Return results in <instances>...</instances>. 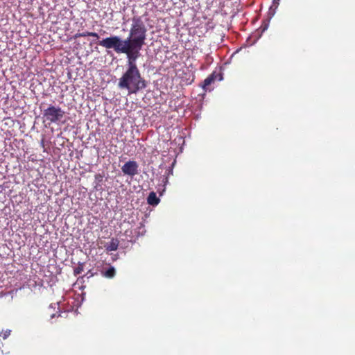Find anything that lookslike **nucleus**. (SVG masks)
I'll return each instance as SVG.
<instances>
[{"label": "nucleus", "instance_id": "13", "mask_svg": "<svg viewBox=\"0 0 355 355\" xmlns=\"http://www.w3.org/2000/svg\"><path fill=\"white\" fill-rule=\"evenodd\" d=\"M86 275L87 276V277H93V276L94 275V273L92 272V270H89L87 272Z\"/></svg>", "mask_w": 355, "mask_h": 355}, {"label": "nucleus", "instance_id": "14", "mask_svg": "<svg viewBox=\"0 0 355 355\" xmlns=\"http://www.w3.org/2000/svg\"><path fill=\"white\" fill-rule=\"evenodd\" d=\"M40 146L42 148H44V146H45V141H44V138L40 141Z\"/></svg>", "mask_w": 355, "mask_h": 355}, {"label": "nucleus", "instance_id": "10", "mask_svg": "<svg viewBox=\"0 0 355 355\" xmlns=\"http://www.w3.org/2000/svg\"><path fill=\"white\" fill-rule=\"evenodd\" d=\"M85 263L82 262H79L78 263V266L74 268L73 274L75 276L80 275L84 270Z\"/></svg>", "mask_w": 355, "mask_h": 355}, {"label": "nucleus", "instance_id": "15", "mask_svg": "<svg viewBox=\"0 0 355 355\" xmlns=\"http://www.w3.org/2000/svg\"><path fill=\"white\" fill-rule=\"evenodd\" d=\"M279 3V0H273V4L278 6Z\"/></svg>", "mask_w": 355, "mask_h": 355}, {"label": "nucleus", "instance_id": "7", "mask_svg": "<svg viewBox=\"0 0 355 355\" xmlns=\"http://www.w3.org/2000/svg\"><path fill=\"white\" fill-rule=\"evenodd\" d=\"M147 202L149 205L155 206L159 204V199L157 197L156 193L152 191L147 198Z\"/></svg>", "mask_w": 355, "mask_h": 355}, {"label": "nucleus", "instance_id": "1", "mask_svg": "<svg viewBox=\"0 0 355 355\" xmlns=\"http://www.w3.org/2000/svg\"><path fill=\"white\" fill-rule=\"evenodd\" d=\"M98 44L105 49H113L116 53L125 54L128 58L127 67H137L136 61L140 56V51L144 45L121 42V38L116 35L106 37L99 41Z\"/></svg>", "mask_w": 355, "mask_h": 355}, {"label": "nucleus", "instance_id": "8", "mask_svg": "<svg viewBox=\"0 0 355 355\" xmlns=\"http://www.w3.org/2000/svg\"><path fill=\"white\" fill-rule=\"evenodd\" d=\"M87 36L94 37H96L97 39L99 38V36H98V35L96 33L88 32V31L83 32V33H76L74 35V37L75 38H78V37H87Z\"/></svg>", "mask_w": 355, "mask_h": 355}, {"label": "nucleus", "instance_id": "4", "mask_svg": "<svg viewBox=\"0 0 355 355\" xmlns=\"http://www.w3.org/2000/svg\"><path fill=\"white\" fill-rule=\"evenodd\" d=\"M65 112L58 106L49 105L43 112L44 122L47 121L50 125L57 123L62 120Z\"/></svg>", "mask_w": 355, "mask_h": 355}, {"label": "nucleus", "instance_id": "6", "mask_svg": "<svg viewBox=\"0 0 355 355\" xmlns=\"http://www.w3.org/2000/svg\"><path fill=\"white\" fill-rule=\"evenodd\" d=\"M119 244V241L117 239L112 238L111 241L106 243L104 247L105 250L108 252L110 251H115L118 249Z\"/></svg>", "mask_w": 355, "mask_h": 355}, {"label": "nucleus", "instance_id": "11", "mask_svg": "<svg viewBox=\"0 0 355 355\" xmlns=\"http://www.w3.org/2000/svg\"><path fill=\"white\" fill-rule=\"evenodd\" d=\"M214 80V74H211L207 78L205 79L203 82V88H206L207 86L211 85V83H213Z\"/></svg>", "mask_w": 355, "mask_h": 355}, {"label": "nucleus", "instance_id": "5", "mask_svg": "<svg viewBox=\"0 0 355 355\" xmlns=\"http://www.w3.org/2000/svg\"><path fill=\"white\" fill-rule=\"evenodd\" d=\"M121 171L124 175L134 177L138 174L139 165L136 161L130 160L125 162L121 167Z\"/></svg>", "mask_w": 355, "mask_h": 355}, {"label": "nucleus", "instance_id": "3", "mask_svg": "<svg viewBox=\"0 0 355 355\" xmlns=\"http://www.w3.org/2000/svg\"><path fill=\"white\" fill-rule=\"evenodd\" d=\"M147 28L140 16H134L132 18V24L128 37L121 39V42H130L132 44L144 45L146 40Z\"/></svg>", "mask_w": 355, "mask_h": 355}, {"label": "nucleus", "instance_id": "12", "mask_svg": "<svg viewBox=\"0 0 355 355\" xmlns=\"http://www.w3.org/2000/svg\"><path fill=\"white\" fill-rule=\"evenodd\" d=\"M11 334V330L6 329V330H2L0 332V336L3 338V339H6Z\"/></svg>", "mask_w": 355, "mask_h": 355}, {"label": "nucleus", "instance_id": "2", "mask_svg": "<svg viewBox=\"0 0 355 355\" xmlns=\"http://www.w3.org/2000/svg\"><path fill=\"white\" fill-rule=\"evenodd\" d=\"M118 87L121 89H126L128 94H132L146 88V83L138 67H127L119 79Z\"/></svg>", "mask_w": 355, "mask_h": 355}, {"label": "nucleus", "instance_id": "9", "mask_svg": "<svg viewBox=\"0 0 355 355\" xmlns=\"http://www.w3.org/2000/svg\"><path fill=\"white\" fill-rule=\"evenodd\" d=\"M116 271L114 267H110L107 270L103 272V275L106 278H113L115 276Z\"/></svg>", "mask_w": 355, "mask_h": 355}]
</instances>
